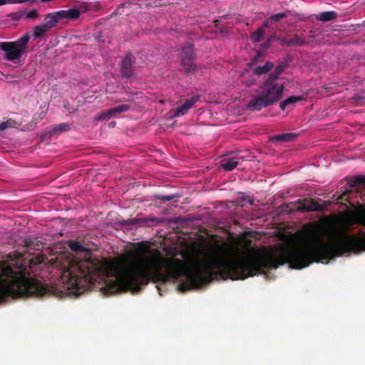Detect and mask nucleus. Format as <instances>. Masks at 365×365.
I'll return each mask as SVG.
<instances>
[{"mask_svg":"<svg viewBox=\"0 0 365 365\" xmlns=\"http://www.w3.org/2000/svg\"><path fill=\"white\" fill-rule=\"evenodd\" d=\"M19 125L20 123H18L15 120L10 118L0 123V131L4 130L8 128H18Z\"/></svg>","mask_w":365,"mask_h":365,"instance_id":"6ab92c4d","label":"nucleus"},{"mask_svg":"<svg viewBox=\"0 0 365 365\" xmlns=\"http://www.w3.org/2000/svg\"><path fill=\"white\" fill-rule=\"evenodd\" d=\"M338 16V14L336 11H324L318 14L316 16V19L321 21H329L331 20L335 19Z\"/></svg>","mask_w":365,"mask_h":365,"instance_id":"ddd939ff","label":"nucleus"},{"mask_svg":"<svg viewBox=\"0 0 365 365\" xmlns=\"http://www.w3.org/2000/svg\"><path fill=\"white\" fill-rule=\"evenodd\" d=\"M112 116V114L111 113H110V109L105 111V112H103L101 113H100L99 115H98L96 117V119L98 120H103L109 117Z\"/></svg>","mask_w":365,"mask_h":365,"instance_id":"2f4dec72","label":"nucleus"},{"mask_svg":"<svg viewBox=\"0 0 365 365\" xmlns=\"http://www.w3.org/2000/svg\"><path fill=\"white\" fill-rule=\"evenodd\" d=\"M130 109V106L128 104H122L117 106L113 108L110 109V113H111L112 115L118 113H121L126 112Z\"/></svg>","mask_w":365,"mask_h":365,"instance_id":"5701e85b","label":"nucleus"},{"mask_svg":"<svg viewBox=\"0 0 365 365\" xmlns=\"http://www.w3.org/2000/svg\"><path fill=\"white\" fill-rule=\"evenodd\" d=\"M30 38L29 33H26L16 41L0 42V49L6 53L5 58L8 61L20 59L27 51Z\"/></svg>","mask_w":365,"mask_h":365,"instance_id":"39448f33","label":"nucleus"},{"mask_svg":"<svg viewBox=\"0 0 365 365\" xmlns=\"http://www.w3.org/2000/svg\"><path fill=\"white\" fill-rule=\"evenodd\" d=\"M56 14L61 19H67L71 20L77 19L81 14L78 8H72L68 10H61L56 11Z\"/></svg>","mask_w":365,"mask_h":365,"instance_id":"9b49d317","label":"nucleus"},{"mask_svg":"<svg viewBox=\"0 0 365 365\" xmlns=\"http://www.w3.org/2000/svg\"><path fill=\"white\" fill-rule=\"evenodd\" d=\"M70 126L68 123H61L56 125H55L51 131V135L58 134L64 131H67L69 129Z\"/></svg>","mask_w":365,"mask_h":365,"instance_id":"412c9836","label":"nucleus"},{"mask_svg":"<svg viewBox=\"0 0 365 365\" xmlns=\"http://www.w3.org/2000/svg\"><path fill=\"white\" fill-rule=\"evenodd\" d=\"M135 57L128 53L122 59L120 64V75L123 78H130L133 76V65L135 63Z\"/></svg>","mask_w":365,"mask_h":365,"instance_id":"0eeeda50","label":"nucleus"},{"mask_svg":"<svg viewBox=\"0 0 365 365\" xmlns=\"http://www.w3.org/2000/svg\"><path fill=\"white\" fill-rule=\"evenodd\" d=\"M299 204V209L305 211H319L322 210V207L313 199L305 198L298 202Z\"/></svg>","mask_w":365,"mask_h":365,"instance_id":"1a4fd4ad","label":"nucleus"},{"mask_svg":"<svg viewBox=\"0 0 365 365\" xmlns=\"http://www.w3.org/2000/svg\"><path fill=\"white\" fill-rule=\"evenodd\" d=\"M187 110H188L183 105L178 106L174 110V116L179 117L183 115L187 112Z\"/></svg>","mask_w":365,"mask_h":365,"instance_id":"c85d7f7f","label":"nucleus"},{"mask_svg":"<svg viewBox=\"0 0 365 365\" xmlns=\"http://www.w3.org/2000/svg\"><path fill=\"white\" fill-rule=\"evenodd\" d=\"M43 257L42 256H39L38 257H37L36 259V260L34 259H31V264H39V263H41L43 262Z\"/></svg>","mask_w":365,"mask_h":365,"instance_id":"c9c22d12","label":"nucleus"},{"mask_svg":"<svg viewBox=\"0 0 365 365\" xmlns=\"http://www.w3.org/2000/svg\"><path fill=\"white\" fill-rule=\"evenodd\" d=\"M356 221L365 226V205L359 210ZM361 236L343 234H335L330 243L322 240V260H329L344 254L360 253L365 251V233L361 232Z\"/></svg>","mask_w":365,"mask_h":365,"instance_id":"7ed1b4c3","label":"nucleus"},{"mask_svg":"<svg viewBox=\"0 0 365 365\" xmlns=\"http://www.w3.org/2000/svg\"><path fill=\"white\" fill-rule=\"evenodd\" d=\"M279 78V75L274 71V72L269 74L267 79L265 80L262 83L267 85H278L277 83H275V81L278 80Z\"/></svg>","mask_w":365,"mask_h":365,"instance_id":"bb28decb","label":"nucleus"},{"mask_svg":"<svg viewBox=\"0 0 365 365\" xmlns=\"http://www.w3.org/2000/svg\"><path fill=\"white\" fill-rule=\"evenodd\" d=\"M68 246L71 250L76 253H86V255L91 254L89 250L83 245H82L79 242L70 241Z\"/></svg>","mask_w":365,"mask_h":365,"instance_id":"dca6fc26","label":"nucleus"},{"mask_svg":"<svg viewBox=\"0 0 365 365\" xmlns=\"http://www.w3.org/2000/svg\"><path fill=\"white\" fill-rule=\"evenodd\" d=\"M160 220L155 217H133L129 218L128 220H124L122 221L121 224L123 225H143L146 226H153L155 224L160 222Z\"/></svg>","mask_w":365,"mask_h":365,"instance_id":"6e6552de","label":"nucleus"},{"mask_svg":"<svg viewBox=\"0 0 365 365\" xmlns=\"http://www.w3.org/2000/svg\"><path fill=\"white\" fill-rule=\"evenodd\" d=\"M46 114V110H42L40 112H37L33 116L32 122L27 124L29 127L27 128L28 130L33 129L34 125L39 123L41 120L44 118Z\"/></svg>","mask_w":365,"mask_h":365,"instance_id":"f3484780","label":"nucleus"},{"mask_svg":"<svg viewBox=\"0 0 365 365\" xmlns=\"http://www.w3.org/2000/svg\"><path fill=\"white\" fill-rule=\"evenodd\" d=\"M296 137L295 134L289 133H283L281 135H278L274 136V139L277 141L281 142H288L291 141Z\"/></svg>","mask_w":365,"mask_h":365,"instance_id":"b1692460","label":"nucleus"},{"mask_svg":"<svg viewBox=\"0 0 365 365\" xmlns=\"http://www.w3.org/2000/svg\"><path fill=\"white\" fill-rule=\"evenodd\" d=\"M23 264L0 262V302L7 297L56 296L59 291L53 285L43 284L25 277Z\"/></svg>","mask_w":365,"mask_h":365,"instance_id":"f257e3e1","label":"nucleus"},{"mask_svg":"<svg viewBox=\"0 0 365 365\" xmlns=\"http://www.w3.org/2000/svg\"><path fill=\"white\" fill-rule=\"evenodd\" d=\"M115 125H116V123L115 121H112L109 123L108 125L110 128H114L115 126Z\"/></svg>","mask_w":365,"mask_h":365,"instance_id":"ea45409f","label":"nucleus"},{"mask_svg":"<svg viewBox=\"0 0 365 365\" xmlns=\"http://www.w3.org/2000/svg\"><path fill=\"white\" fill-rule=\"evenodd\" d=\"M60 19H61L56 14V12L50 13L46 16L43 24L50 30L57 24Z\"/></svg>","mask_w":365,"mask_h":365,"instance_id":"f8f14e48","label":"nucleus"},{"mask_svg":"<svg viewBox=\"0 0 365 365\" xmlns=\"http://www.w3.org/2000/svg\"><path fill=\"white\" fill-rule=\"evenodd\" d=\"M303 98L302 96H289L284 101L280 102L279 107L282 110H284L287 106H294L297 102L302 101Z\"/></svg>","mask_w":365,"mask_h":365,"instance_id":"2eb2a0df","label":"nucleus"},{"mask_svg":"<svg viewBox=\"0 0 365 365\" xmlns=\"http://www.w3.org/2000/svg\"><path fill=\"white\" fill-rule=\"evenodd\" d=\"M260 89V93L247 103L248 110L259 111L262 108L272 106L282 98L284 87L282 84L267 85L262 83Z\"/></svg>","mask_w":365,"mask_h":365,"instance_id":"20e7f679","label":"nucleus"},{"mask_svg":"<svg viewBox=\"0 0 365 365\" xmlns=\"http://www.w3.org/2000/svg\"><path fill=\"white\" fill-rule=\"evenodd\" d=\"M48 29L43 24L41 25L36 26L34 29V36L35 38L42 36L43 34L47 32Z\"/></svg>","mask_w":365,"mask_h":365,"instance_id":"393cba45","label":"nucleus"},{"mask_svg":"<svg viewBox=\"0 0 365 365\" xmlns=\"http://www.w3.org/2000/svg\"><path fill=\"white\" fill-rule=\"evenodd\" d=\"M287 66V63L282 62L275 68L274 71L280 76L284 72Z\"/></svg>","mask_w":365,"mask_h":365,"instance_id":"7c9ffc66","label":"nucleus"},{"mask_svg":"<svg viewBox=\"0 0 365 365\" xmlns=\"http://www.w3.org/2000/svg\"><path fill=\"white\" fill-rule=\"evenodd\" d=\"M287 15L285 13H278L274 14L269 17L270 23H274L279 21L280 19L287 17Z\"/></svg>","mask_w":365,"mask_h":365,"instance_id":"c756f323","label":"nucleus"},{"mask_svg":"<svg viewBox=\"0 0 365 365\" xmlns=\"http://www.w3.org/2000/svg\"><path fill=\"white\" fill-rule=\"evenodd\" d=\"M270 23L269 19L263 22L262 25L259 27L260 29H262L264 31H266V29L269 26Z\"/></svg>","mask_w":365,"mask_h":365,"instance_id":"e433bc0d","label":"nucleus"},{"mask_svg":"<svg viewBox=\"0 0 365 365\" xmlns=\"http://www.w3.org/2000/svg\"><path fill=\"white\" fill-rule=\"evenodd\" d=\"M195 57L193 45L185 44L181 51V65L186 73H193L196 70V66L193 63Z\"/></svg>","mask_w":365,"mask_h":365,"instance_id":"423d86ee","label":"nucleus"},{"mask_svg":"<svg viewBox=\"0 0 365 365\" xmlns=\"http://www.w3.org/2000/svg\"><path fill=\"white\" fill-rule=\"evenodd\" d=\"M38 14L37 11L32 10L27 14L26 17L29 18V19H36L38 17Z\"/></svg>","mask_w":365,"mask_h":365,"instance_id":"72a5a7b5","label":"nucleus"},{"mask_svg":"<svg viewBox=\"0 0 365 365\" xmlns=\"http://www.w3.org/2000/svg\"><path fill=\"white\" fill-rule=\"evenodd\" d=\"M199 101V96H192V98H190V99H187L185 101V102L182 104L183 106H185V107L189 110L190 108H192V106L196 103L197 101Z\"/></svg>","mask_w":365,"mask_h":365,"instance_id":"cd10ccee","label":"nucleus"},{"mask_svg":"<svg viewBox=\"0 0 365 365\" xmlns=\"http://www.w3.org/2000/svg\"><path fill=\"white\" fill-rule=\"evenodd\" d=\"M265 31L260 28L253 31L251 34V39L254 43H259L263 40Z\"/></svg>","mask_w":365,"mask_h":365,"instance_id":"aec40b11","label":"nucleus"},{"mask_svg":"<svg viewBox=\"0 0 365 365\" xmlns=\"http://www.w3.org/2000/svg\"><path fill=\"white\" fill-rule=\"evenodd\" d=\"M349 186L352 188H358L365 185V175L355 176L349 182Z\"/></svg>","mask_w":365,"mask_h":365,"instance_id":"a211bd4d","label":"nucleus"},{"mask_svg":"<svg viewBox=\"0 0 365 365\" xmlns=\"http://www.w3.org/2000/svg\"><path fill=\"white\" fill-rule=\"evenodd\" d=\"M279 41L282 46H290L289 39H287L286 38H279Z\"/></svg>","mask_w":365,"mask_h":365,"instance_id":"f704fd0d","label":"nucleus"},{"mask_svg":"<svg viewBox=\"0 0 365 365\" xmlns=\"http://www.w3.org/2000/svg\"><path fill=\"white\" fill-rule=\"evenodd\" d=\"M240 160L241 157L226 158L220 161V166L225 170L231 171L240 164Z\"/></svg>","mask_w":365,"mask_h":365,"instance_id":"9d476101","label":"nucleus"},{"mask_svg":"<svg viewBox=\"0 0 365 365\" xmlns=\"http://www.w3.org/2000/svg\"><path fill=\"white\" fill-rule=\"evenodd\" d=\"M157 199H159L163 201H170L174 198V195H157L155 197Z\"/></svg>","mask_w":365,"mask_h":365,"instance_id":"473e14b6","label":"nucleus"},{"mask_svg":"<svg viewBox=\"0 0 365 365\" xmlns=\"http://www.w3.org/2000/svg\"><path fill=\"white\" fill-rule=\"evenodd\" d=\"M309 36L311 38H315V32L313 30H311L309 31Z\"/></svg>","mask_w":365,"mask_h":365,"instance_id":"58836bf2","label":"nucleus"},{"mask_svg":"<svg viewBox=\"0 0 365 365\" xmlns=\"http://www.w3.org/2000/svg\"><path fill=\"white\" fill-rule=\"evenodd\" d=\"M308 42L302 38H301L299 36L296 35L293 38L289 39L290 46H304L307 44Z\"/></svg>","mask_w":365,"mask_h":365,"instance_id":"a878e982","label":"nucleus"},{"mask_svg":"<svg viewBox=\"0 0 365 365\" xmlns=\"http://www.w3.org/2000/svg\"><path fill=\"white\" fill-rule=\"evenodd\" d=\"M25 245L31 250H39L43 246L41 244H39V241L36 240H32L31 238H27L25 240Z\"/></svg>","mask_w":365,"mask_h":365,"instance_id":"4be33fe9","label":"nucleus"},{"mask_svg":"<svg viewBox=\"0 0 365 365\" xmlns=\"http://www.w3.org/2000/svg\"><path fill=\"white\" fill-rule=\"evenodd\" d=\"M61 280L70 294L80 295L91 289L96 282H101L103 270L90 258L83 260H66Z\"/></svg>","mask_w":365,"mask_h":365,"instance_id":"f03ea898","label":"nucleus"},{"mask_svg":"<svg viewBox=\"0 0 365 365\" xmlns=\"http://www.w3.org/2000/svg\"><path fill=\"white\" fill-rule=\"evenodd\" d=\"M16 0H0V6L5 5L6 4H14Z\"/></svg>","mask_w":365,"mask_h":365,"instance_id":"4c0bfd02","label":"nucleus"},{"mask_svg":"<svg viewBox=\"0 0 365 365\" xmlns=\"http://www.w3.org/2000/svg\"><path fill=\"white\" fill-rule=\"evenodd\" d=\"M274 68V63L269 61H267L263 66H256L253 69V73L255 75H262L268 73L272 69Z\"/></svg>","mask_w":365,"mask_h":365,"instance_id":"4468645a","label":"nucleus"}]
</instances>
